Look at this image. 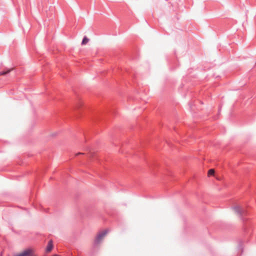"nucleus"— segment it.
Returning <instances> with one entry per match:
<instances>
[{
	"instance_id": "1",
	"label": "nucleus",
	"mask_w": 256,
	"mask_h": 256,
	"mask_svg": "<svg viewBox=\"0 0 256 256\" xmlns=\"http://www.w3.org/2000/svg\"><path fill=\"white\" fill-rule=\"evenodd\" d=\"M14 256H37L34 254L33 249L29 248L14 254Z\"/></svg>"
},
{
	"instance_id": "2",
	"label": "nucleus",
	"mask_w": 256,
	"mask_h": 256,
	"mask_svg": "<svg viewBox=\"0 0 256 256\" xmlns=\"http://www.w3.org/2000/svg\"><path fill=\"white\" fill-rule=\"evenodd\" d=\"M106 232H101L100 234L97 236V237L96 239V240H95L96 242L98 244H100L102 240L106 236Z\"/></svg>"
},
{
	"instance_id": "3",
	"label": "nucleus",
	"mask_w": 256,
	"mask_h": 256,
	"mask_svg": "<svg viewBox=\"0 0 256 256\" xmlns=\"http://www.w3.org/2000/svg\"><path fill=\"white\" fill-rule=\"evenodd\" d=\"M53 248L52 242V240H50L48 242V246L46 248V252H50Z\"/></svg>"
},
{
	"instance_id": "4",
	"label": "nucleus",
	"mask_w": 256,
	"mask_h": 256,
	"mask_svg": "<svg viewBox=\"0 0 256 256\" xmlns=\"http://www.w3.org/2000/svg\"><path fill=\"white\" fill-rule=\"evenodd\" d=\"M234 212L238 214H241L242 212V210L240 206H236L234 208Z\"/></svg>"
},
{
	"instance_id": "5",
	"label": "nucleus",
	"mask_w": 256,
	"mask_h": 256,
	"mask_svg": "<svg viewBox=\"0 0 256 256\" xmlns=\"http://www.w3.org/2000/svg\"><path fill=\"white\" fill-rule=\"evenodd\" d=\"M88 41H89V39L87 37L84 36L82 40V45L86 44L88 42Z\"/></svg>"
},
{
	"instance_id": "6",
	"label": "nucleus",
	"mask_w": 256,
	"mask_h": 256,
	"mask_svg": "<svg viewBox=\"0 0 256 256\" xmlns=\"http://www.w3.org/2000/svg\"><path fill=\"white\" fill-rule=\"evenodd\" d=\"M214 174V169H210L208 172V176H213Z\"/></svg>"
},
{
	"instance_id": "7",
	"label": "nucleus",
	"mask_w": 256,
	"mask_h": 256,
	"mask_svg": "<svg viewBox=\"0 0 256 256\" xmlns=\"http://www.w3.org/2000/svg\"><path fill=\"white\" fill-rule=\"evenodd\" d=\"M12 69H10L6 72H0V76H2V75H5L7 74H8V72H10V70H12Z\"/></svg>"
},
{
	"instance_id": "8",
	"label": "nucleus",
	"mask_w": 256,
	"mask_h": 256,
	"mask_svg": "<svg viewBox=\"0 0 256 256\" xmlns=\"http://www.w3.org/2000/svg\"><path fill=\"white\" fill-rule=\"evenodd\" d=\"M84 154L83 153H80V152H79V153H78L76 154V155H78V154Z\"/></svg>"
}]
</instances>
